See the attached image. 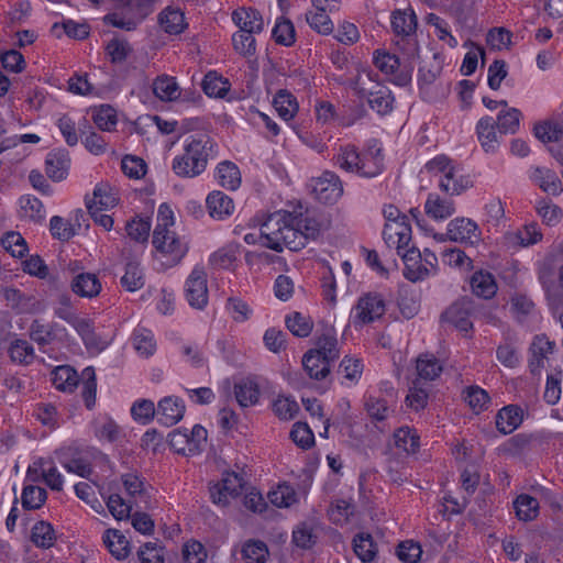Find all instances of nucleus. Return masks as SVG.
Here are the masks:
<instances>
[{"label": "nucleus", "instance_id": "obj_16", "mask_svg": "<svg viewBox=\"0 0 563 563\" xmlns=\"http://www.w3.org/2000/svg\"><path fill=\"white\" fill-rule=\"evenodd\" d=\"M530 180L542 191L550 195H559L562 191V184L556 173L547 167L534 166L530 170Z\"/></svg>", "mask_w": 563, "mask_h": 563}, {"label": "nucleus", "instance_id": "obj_32", "mask_svg": "<svg viewBox=\"0 0 563 563\" xmlns=\"http://www.w3.org/2000/svg\"><path fill=\"white\" fill-rule=\"evenodd\" d=\"M377 90L374 88L365 97L369 107L380 115H385L393 110L394 97L386 87L376 84Z\"/></svg>", "mask_w": 563, "mask_h": 563}, {"label": "nucleus", "instance_id": "obj_37", "mask_svg": "<svg viewBox=\"0 0 563 563\" xmlns=\"http://www.w3.org/2000/svg\"><path fill=\"white\" fill-rule=\"evenodd\" d=\"M69 159L65 153H49L45 159L46 175L54 181L66 178Z\"/></svg>", "mask_w": 563, "mask_h": 563}, {"label": "nucleus", "instance_id": "obj_43", "mask_svg": "<svg viewBox=\"0 0 563 563\" xmlns=\"http://www.w3.org/2000/svg\"><path fill=\"white\" fill-rule=\"evenodd\" d=\"M391 27L397 35H410L416 31L417 18L413 11L396 10L391 15Z\"/></svg>", "mask_w": 563, "mask_h": 563}, {"label": "nucleus", "instance_id": "obj_22", "mask_svg": "<svg viewBox=\"0 0 563 563\" xmlns=\"http://www.w3.org/2000/svg\"><path fill=\"white\" fill-rule=\"evenodd\" d=\"M206 202L210 217L217 220H223L234 211L233 200L222 191H212Z\"/></svg>", "mask_w": 563, "mask_h": 563}, {"label": "nucleus", "instance_id": "obj_4", "mask_svg": "<svg viewBox=\"0 0 563 563\" xmlns=\"http://www.w3.org/2000/svg\"><path fill=\"white\" fill-rule=\"evenodd\" d=\"M152 242L168 266L177 265L188 251L187 244L170 230L153 232Z\"/></svg>", "mask_w": 563, "mask_h": 563}, {"label": "nucleus", "instance_id": "obj_5", "mask_svg": "<svg viewBox=\"0 0 563 563\" xmlns=\"http://www.w3.org/2000/svg\"><path fill=\"white\" fill-rule=\"evenodd\" d=\"M474 310V303L471 298L463 297L453 302L442 314L441 320L453 325L461 332L468 333L473 330L471 314Z\"/></svg>", "mask_w": 563, "mask_h": 563}, {"label": "nucleus", "instance_id": "obj_20", "mask_svg": "<svg viewBox=\"0 0 563 563\" xmlns=\"http://www.w3.org/2000/svg\"><path fill=\"white\" fill-rule=\"evenodd\" d=\"M439 188L449 196H459L471 186L467 177L461 174L460 167L455 164L453 170L438 179Z\"/></svg>", "mask_w": 563, "mask_h": 563}, {"label": "nucleus", "instance_id": "obj_54", "mask_svg": "<svg viewBox=\"0 0 563 563\" xmlns=\"http://www.w3.org/2000/svg\"><path fill=\"white\" fill-rule=\"evenodd\" d=\"M121 285L128 291H136L144 286V274L139 263L129 262L126 264L124 275L121 277Z\"/></svg>", "mask_w": 563, "mask_h": 563}, {"label": "nucleus", "instance_id": "obj_58", "mask_svg": "<svg viewBox=\"0 0 563 563\" xmlns=\"http://www.w3.org/2000/svg\"><path fill=\"white\" fill-rule=\"evenodd\" d=\"M375 76L372 71H358L347 85L360 98H365L374 88L372 85L375 82Z\"/></svg>", "mask_w": 563, "mask_h": 563}, {"label": "nucleus", "instance_id": "obj_45", "mask_svg": "<svg viewBox=\"0 0 563 563\" xmlns=\"http://www.w3.org/2000/svg\"><path fill=\"white\" fill-rule=\"evenodd\" d=\"M153 92L163 101H173L179 96V87L174 77L162 75L154 80Z\"/></svg>", "mask_w": 563, "mask_h": 563}, {"label": "nucleus", "instance_id": "obj_21", "mask_svg": "<svg viewBox=\"0 0 563 563\" xmlns=\"http://www.w3.org/2000/svg\"><path fill=\"white\" fill-rule=\"evenodd\" d=\"M523 420V410L517 405L501 408L496 416L497 430L504 434L514 432Z\"/></svg>", "mask_w": 563, "mask_h": 563}, {"label": "nucleus", "instance_id": "obj_46", "mask_svg": "<svg viewBox=\"0 0 563 563\" xmlns=\"http://www.w3.org/2000/svg\"><path fill=\"white\" fill-rule=\"evenodd\" d=\"M394 441L397 449L402 450L407 454H413L420 446L419 435L409 427H401L394 433Z\"/></svg>", "mask_w": 563, "mask_h": 563}, {"label": "nucleus", "instance_id": "obj_41", "mask_svg": "<svg viewBox=\"0 0 563 563\" xmlns=\"http://www.w3.org/2000/svg\"><path fill=\"white\" fill-rule=\"evenodd\" d=\"M241 553L245 563H265L269 554L266 543L255 539L245 541Z\"/></svg>", "mask_w": 563, "mask_h": 563}, {"label": "nucleus", "instance_id": "obj_13", "mask_svg": "<svg viewBox=\"0 0 563 563\" xmlns=\"http://www.w3.org/2000/svg\"><path fill=\"white\" fill-rule=\"evenodd\" d=\"M383 236L386 243L389 246H396L397 253L400 254V250L408 247L411 241V228L407 222V217L402 216L401 221L386 223Z\"/></svg>", "mask_w": 563, "mask_h": 563}, {"label": "nucleus", "instance_id": "obj_27", "mask_svg": "<svg viewBox=\"0 0 563 563\" xmlns=\"http://www.w3.org/2000/svg\"><path fill=\"white\" fill-rule=\"evenodd\" d=\"M358 175L363 177H375L383 170V154L379 148H369L360 153Z\"/></svg>", "mask_w": 563, "mask_h": 563}, {"label": "nucleus", "instance_id": "obj_23", "mask_svg": "<svg viewBox=\"0 0 563 563\" xmlns=\"http://www.w3.org/2000/svg\"><path fill=\"white\" fill-rule=\"evenodd\" d=\"M310 351L314 352L317 355L322 356V358L329 363L334 362L340 355L338 339L334 330L327 329L322 334H320L316 339V347L311 349Z\"/></svg>", "mask_w": 563, "mask_h": 563}, {"label": "nucleus", "instance_id": "obj_25", "mask_svg": "<svg viewBox=\"0 0 563 563\" xmlns=\"http://www.w3.org/2000/svg\"><path fill=\"white\" fill-rule=\"evenodd\" d=\"M496 122L492 117L479 119L476 125L478 141L485 152H495L499 145L498 135L495 129Z\"/></svg>", "mask_w": 563, "mask_h": 563}, {"label": "nucleus", "instance_id": "obj_55", "mask_svg": "<svg viewBox=\"0 0 563 563\" xmlns=\"http://www.w3.org/2000/svg\"><path fill=\"white\" fill-rule=\"evenodd\" d=\"M81 397L87 409H92L96 404L97 380L93 367H86L82 373Z\"/></svg>", "mask_w": 563, "mask_h": 563}, {"label": "nucleus", "instance_id": "obj_39", "mask_svg": "<svg viewBox=\"0 0 563 563\" xmlns=\"http://www.w3.org/2000/svg\"><path fill=\"white\" fill-rule=\"evenodd\" d=\"M360 152L354 145L340 147L339 153L334 155V164L347 173H358Z\"/></svg>", "mask_w": 563, "mask_h": 563}, {"label": "nucleus", "instance_id": "obj_15", "mask_svg": "<svg viewBox=\"0 0 563 563\" xmlns=\"http://www.w3.org/2000/svg\"><path fill=\"white\" fill-rule=\"evenodd\" d=\"M355 515L356 506L351 497H338L330 503L327 509L328 519L341 527L352 522Z\"/></svg>", "mask_w": 563, "mask_h": 563}, {"label": "nucleus", "instance_id": "obj_28", "mask_svg": "<svg viewBox=\"0 0 563 563\" xmlns=\"http://www.w3.org/2000/svg\"><path fill=\"white\" fill-rule=\"evenodd\" d=\"M70 287L76 295L92 298L100 292L101 283L95 274L81 273L74 277Z\"/></svg>", "mask_w": 563, "mask_h": 563}, {"label": "nucleus", "instance_id": "obj_56", "mask_svg": "<svg viewBox=\"0 0 563 563\" xmlns=\"http://www.w3.org/2000/svg\"><path fill=\"white\" fill-rule=\"evenodd\" d=\"M106 507L117 520L129 518L132 510L131 501L123 499L122 495H107Z\"/></svg>", "mask_w": 563, "mask_h": 563}, {"label": "nucleus", "instance_id": "obj_14", "mask_svg": "<svg viewBox=\"0 0 563 563\" xmlns=\"http://www.w3.org/2000/svg\"><path fill=\"white\" fill-rule=\"evenodd\" d=\"M405 263L404 276L410 282H419L429 275V269L421 264V253L415 247L400 250L399 254Z\"/></svg>", "mask_w": 563, "mask_h": 563}, {"label": "nucleus", "instance_id": "obj_42", "mask_svg": "<svg viewBox=\"0 0 563 563\" xmlns=\"http://www.w3.org/2000/svg\"><path fill=\"white\" fill-rule=\"evenodd\" d=\"M273 104L285 121L292 119L298 111L296 98L287 90H279L274 97Z\"/></svg>", "mask_w": 563, "mask_h": 563}, {"label": "nucleus", "instance_id": "obj_63", "mask_svg": "<svg viewBox=\"0 0 563 563\" xmlns=\"http://www.w3.org/2000/svg\"><path fill=\"white\" fill-rule=\"evenodd\" d=\"M93 122L102 131H112L117 125V112L111 106H101L93 115Z\"/></svg>", "mask_w": 563, "mask_h": 563}, {"label": "nucleus", "instance_id": "obj_3", "mask_svg": "<svg viewBox=\"0 0 563 563\" xmlns=\"http://www.w3.org/2000/svg\"><path fill=\"white\" fill-rule=\"evenodd\" d=\"M374 65L388 77V79L399 86L405 87L410 84L412 77V67L401 64L400 59L385 51L374 52Z\"/></svg>", "mask_w": 563, "mask_h": 563}, {"label": "nucleus", "instance_id": "obj_47", "mask_svg": "<svg viewBox=\"0 0 563 563\" xmlns=\"http://www.w3.org/2000/svg\"><path fill=\"white\" fill-rule=\"evenodd\" d=\"M514 507L517 517L522 521H531L539 514V501L532 495H517Z\"/></svg>", "mask_w": 563, "mask_h": 563}, {"label": "nucleus", "instance_id": "obj_9", "mask_svg": "<svg viewBox=\"0 0 563 563\" xmlns=\"http://www.w3.org/2000/svg\"><path fill=\"white\" fill-rule=\"evenodd\" d=\"M321 529L322 526L319 518L314 516L309 517L295 526L291 541L299 549L310 550L317 544Z\"/></svg>", "mask_w": 563, "mask_h": 563}, {"label": "nucleus", "instance_id": "obj_40", "mask_svg": "<svg viewBox=\"0 0 563 563\" xmlns=\"http://www.w3.org/2000/svg\"><path fill=\"white\" fill-rule=\"evenodd\" d=\"M31 541L41 549L52 548L56 541L53 526L46 521L36 522L31 530Z\"/></svg>", "mask_w": 563, "mask_h": 563}, {"label": "nucleus", "instance_id": "obj_61", "mask_svg": "<svg viewBox=\"0 0 563 563\" xmlns=\"http://www.w3.org/2000/svg\"><path fill=\"white\" fill-rule=\"evenodd\" d=\"M1 243L3 247L14 257H22L27 251L26 242L19 232L12 231L5 233L1 240Z\"/></svg>", "mask_w": 563, "mask_h": 563}, {"label": "nucleus", "instance_id": "obj_48", "mask_svg": "<svg viewBox=\"0 0 563 563\" xmlns=\"http://www.w3.org/2000/svg\"><path fill=\"white\" fill-rule=\"evenodd\" d=\"M20 213L22 218L34 223H40L45 218L42 201L36 197L31 196H23L20 198Z\"/></svg>", "mask_w": 563, "mask_h": 563}, {"label": "nucleus", "instance_id": "obj_11", "mask_svg": "<svg viewBox=\"0 0 563 563\" xmlns=\"http://www.w3.org/2000/svg\"><path fill=\"white\" fill-rule=\"evenodd\" d=\"M449 239L454 242L474 245L481 241V231L476 222L467 218H455L448 224Z\"/></svg>", "mask_w": 563, "mask_h": 563}, {"label": "nucleus", "instance_id": "obj_51", "mask_svg": "<svg viewBox=\"0 0 563 563\" xmlns=\"http://www.w3.org/2000/svg\"><path fill=\"white\" fill-rule=\"evenodd\" d=\"M285 322L287 329L298 338H307L313 329L311 318L298 311L287 316Z\"/></svg>", "mask_w": 563, "mask_h": 563}, {"label": "nucleus", "instance_id": "obj_29", "mask_svg": "<svg viewBox=\"0 0 563 563\" xmlns=\"http://www.w3.org/2000/svg\"><path fill=\"white\" fill-rule=\"evenodd\" d=\"M161 27L168 34H180L187 26L184 13L179 9L165 8L158 15Z\"/></svg>", "mask_w": 563, "mask_h": 563}, {"label": "nucleus", "instance_id": "obj_7", "mask_svg": "<svg viewBox=\"0 0 563 563\" xmlns=\"http://www.w3.org/2000/svg\"><path fill=\"white\" fill-rule=\"evenodd\" d=\"M312 192L320 202L332 205L342 196L343 186L336 174L327 170L312 181Z\"/></svg>", "mask_w": 563, "mask_h": 563}, {"label": "nucleus", "instance_id": "obj_52", "mask_svg": "<svg viewBox=\"0 0 563 563\" xmlns=\"http://www.w3.org/2000/svg\"><path fill=\"white\" fill-rule=\"evenodd\" d=\"M202 89L209 97L223 98L230 89V82L216 71H209L202 80Z\"/></svg>", "mask_w": 563, "mask_h": 563}, {"label": "nucleus", "instance_id": "obj_33", "mask_svg": "<svg viewBox=\"0 0 563 563\" xmlns=\"http://www.w3.org/2000/svg\"><path fill=\"white\" fill-rule=\"evenodd\" d=\"M52 382L56 389L71 393L77 387L79 377L71 366L62 365L53 371Z\"/></svg>", "mask_w": 563, "mask_h": 563}, {"label": "nucleus", "instance_id": "obj_35", "mask_svg": "<svg viewBox=\"0 0 563 563\" xmlns=\"http://www.w3.org/2000/svg\"><path fill=\"white\" fill-rule=\"evenodd\" d=\"M216 178L220 186L229 190L238 189L241 184V174L238 166L229 161L218 165Z\"/></svg>", "mask_w": 563, "mask_h": 563}, {"label": "nucleus", "instance_id": "obj_36", "mask_svg": "<svg viewBox=\"0 0 563 563\" xmlns=\"http://www.w3.org/2000/svg\"><path fill=\"white\" fill-rule=\"evenodd\" d=\"M236 401L241 407H250L257 404L260 398L258 385L252 379H242L234 385Z\"/></svg>", "mask_w": 563, "mask_h": 563}, {"label": "nucleus", "instance_id": "obj_1", "mask_svg": "<svg viewBox=\"0 0 563 563\" xmlns=\"http://www.w3.org/2000/svg\"><path fill=\"white\" fill-rule=\"evenodd\" d=\"M320 233L319 223L301 212L279 210L269 214L261 225V245L275 252L285 247L290 251L302 250L309 240Z\"/></svg>", "mask_w": 563, "mask_h": 563}, {"label": "nucleus", "instance_id": "obj_2", "mask_svg": "<svg viewBox=\"0 0 563 563\" xmlns=\"http://www.w3.org/2000/svg\"><path fill=\"white\" fill-rule=\"evenodd\" d=\"M217 153V144L209 137L192 139L184 153L173 159V172L184 178H194L206 170L208 162Z\"/></svg>", "mask_w": 563, "mask_h": 563}, {"label": "nucleus", "instance_id": "obj_49", "mask_svg": "<svg viewBox=\"0 0 563 563\" xmlns=\"http://www.w3.org/2000/svg\"><path fill=\"white\" fill-rule=\"evenodd\" d=\"M471 287L473 292L482 298H492L497 290V285L492 274L476 273L471 279Z\"/></svg>", "mask_w": 563, "mask_h": 563}, {"label": "nucleus", "instance_id": "obj_50", "mask_svg": "<svg viewBox=\"0 0 563 563\" xmlns=\"http://www.w3.org/2000/svg\"><path fill=\"white\" fill-rule=\"evenodd\" d=\"M353 550L362 562H371L377 553L373 538L368 533H357L353 539Z\"/></svg>", "mask_w": 563, "mask_h": 563}, {"label": "nucleus", "instance_id": "obj_53", "mask_svg": "<svg viewBox=\"0 0 563 563\" xmlns=\"http://www.w3.org/2000/svg\"><path fill=\"white\" fill-rule=\"evenodd\" d=\"M133 346L141 356L148 357L153 355L156 350V343L152 331L145 328L135 329Z\"/></svg>", "mask_w": 563, "mask_h": 563}, {"label": "nucleus", "instance_id": "obj_31", "mask_svg": "<svg viewBox=\"0 0 563 563\" xmlns=\"http://www.w3.org/2000/svg\"><path fill=\"white\" fill-rule=\"evenodd\" d=\"M541 444L539 434L518 433L511 437L506 443V451L514 456L532 451Z\"/></svg>", "mask_w": 563, "mask_h": 563}, {"label": "nucleus", "instance_id": "obj_30", "mask_svg": "<svg viewBox=\"0 0 563 563\" xmlns=\"http://www.w3.org/2000/svg\"><path fill=\"white\" fill-rule=\"evenodd\" d=\"M330 365L331 363L310 350L302 356L303 369L310 378L316 380H321L330 374Z\"/></svg>", "mask_w": 563, "mask_h": 563}, {"label": "nucleus", "instance_id": "obj_57", "mask_svg": "<svg viewBox=\"0 0 563 563\" xmlns=\"http://www.w3.org/2000/svg\"><path fill=\"white\" fill-rule=\"evenodd\" d=\"M181 556L185 563H205L208 553L205 545L197 540H189L184 543Z\"/></svg>", "mask_w": 563, "mask_h": 563}, {"label": "nucleus", "instance_id": "obj_34", "mask_svg": "<svg viewBox=\"0 0 563 563\" xmlns=\"http://www.w3.org/2000/svg\"><path fill=\"white\" fill-rule=\"evenodd\" d=\"M103 543L109 552L118 560H124L130 553L129 541L119 531L109 529L103 533Z\"/></svg>", "mask_w": 563, "mask_h": 563}, {"label": "nucleus", "instance_id": "obj_62", "mask_svg": "<svg viewBox=\"0 0 563 563\" xmlns=\"http://www.w3.org/2000/svg\"><path fill=\"white\" fill-rule=\"evenodd\" d=\"M306 21L318 33L328 35L333 31V23L327 12H307Z\"/></svg>", "mask_w": 563, "mask_h": 563}, {"label": "nucleus", "instance_id": "obj_17", "mask_svg": "<svg viewBox=\"0 0 563 563\" xmlns=\"http://www.w3.org/2000/svg\"><path fill=\"white\" fill-rule=\"evenodd\" d=\"M184 413L185 405L178 397L168 396L158 402V420L167 427L176 424L184 417Z\"/></svg>", "mask_w": 563, "mask_h": 563}, {"label": "nucleus", "instance_id": "obj_18", "mask_svg": "<svg viewBox=\"0 0 563 563\" xmlns=\"http://www.w3.org/2000/svg\"><path fill=\"white\" fill-rule=\"evenodd\" d=\"M554 342L550 341L545 335H537L531 344V358L529 368L532 374L540 373L544 367V361L553 353Z\"/></svg>", "mask_w": 563, "mask_h": 563}, {"label": "nucleus", "instance_id": "obj_64", "mask_svg": "<svg viewBox=\"0 0 563 563\" xmlns=\"http://www.w3.org/2000/svg\"><path fill=\"white\" fill-rule=\"evenodd\" d=\"M137 556L141 563H165L164 549L152 542L142 545Z\"/></svg>", "mask_w": 563, "mask_h": 563}, {"label": "nucleus", "instance_id": "obj_19", "mask_svg": "<svg viewBox=\"0 0 563 563\" xmlns=\"http://www.w3.org/2000/svg\"><path fill=\"white\" fill-rule=\"evenodd\" d=\"M232 20L241 32L261 33L264 22L260 12L252 8H239L233 11Z\"/></svg>", "mask_w": 563, "mask_h": 563}, {"label": "nucleus", "instance_id": "obj_6", "mask_svg": "<svg viewBox=\"0 0 563 563\" xmlns=\"http://www.w3.org/2000/svg\"><path fill=\"white\" fill-rule=\"evenodd\" d=\"M186 298L195 309H203L208 303L207 273L201 266H196L186 280Z\"/></svg>", "mask_w": 563, "mask_h": 563}, {"label": "nucleus", "instance_id": "obj_24", "mask_svg": "<svg viewBox=\"0 0 563 563\" xmlns=\"http://www.w3.org/2000/svg\"><path fill=\"white\" fill-rule=\"evenodd\" d=\"M417 379L420 380H433L440 376L443 371L442 364L439 358L433 354L424 353L417 357L416 361Z\"/></svg>", "mask_w": 563, "mask_h": 563}, {"label": "nucleus", "instance_id": "obj_60", "mask_svg": "<svg viewBox=\"0 0 563 563\" xmlns=\"http://www.w3.org/2000/svg\"><path fill=\"white\" fill-rule=\"evenodd\" d=\"M521 112L516 108L501 111L497 117V126L500 133H515L520 123Z\"/></svg>", "mask_w": 563, "mask_h": 563}, {"label": "nucleus", "instance_id": "obj_44", "mask_svg": "<svg viewBox=\"0 0 563 563\" xmlns=\"http://www.w3.org/2000/svg\"><path fill=\"white\" fill-rule=\"evenodd\" d=\"M534 135L543 143L563 142V120L536 124Z\"/></svg>", "mask_w": 563, "mask_h": 563}, {"label": "nucleus", "instance_id": "obj_59", "mask_svg": "<svg viewBox=\"0 0 563 563\" xmlns=\"http://www.w3.org/2000/svg\"><path fill=\"white\" fill-rule=\"evenodd\" d=\"M124 175L133 179H141L145 176L147 165L143 158L134 155H125L121 162Z\"/></svg>", "mask_w": 563, "mask_h": 563}, {"label": "nucleus", "instance_id": "obj_26", "mask_svg": "<svg viewBox=\"0 0 563 563\" xmlns=\"http://www.w3.org/2000/svg\"><path fill=\"white\" fill-rule=\"evenodd\" d=\"M426 213L434 220H445L455 212L453 200L430 194L424 205Z\"/></svg>", "mask_w": 563, "mask_h": 563}, {"label": "nucleus", "instance_id": "obj_8", "mask_svg": "<svg viewBox=\"0 0 563 563\" xmlns=\"http://www.w3.org/2000/svg\"><path fill=\"white\" fill-rule=\"evenodd\" d=\"M385 310V300L380 294H366L358 299L355 306V322L361 324L374 322L384 316Z\"/></svg>", "mask_w": 563, "mask_h": 563}, {"label": "nucleus", "instance_id": "obj_10", "mask_svg": "<svg viewBox=\"0 0 563 563\" xmlns=\"http://www.w3.org/2000/svg\"><path fill=\"white\" fill-rule=\"evenodd\" d=\"M251 477L244 468L227 471L222 474L221 481L214 485L216 493H253ZM210 490L212 492V488Z\"/></svg>", "mask_w": 563, "mask_h": 563}, {"label": "nucleus", "instance_id": "obj_38", "mask_svg": "<svg viewBox=\"0 0 563 563\" xmlns=\"http://www.w3.org/2000/svg\"><path fill=\"white\" fill-rule=\"evenodd\" d=\"M8 353L11 361L19 365H29L35 357L32 344L23 339L12 340Z\"/></svg>", "mask_w": 563, "mask_h": 563}, {"label": "nucleus", "instance_id": "obj_12", "mask_svg": "<svg viewBox=\"0 0 563 563\" xmlns=\"http://www.w3.org/2000/svg\"><path fill=\"white\" fill-rule=\"evenodd\" d=\"M244 506L253 512L263 514L268 508L267 498L277 508H289L299 503V495H242Z\"/></svg>", "mask_w": 563, "mask_h": 563}]
</instances>
